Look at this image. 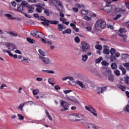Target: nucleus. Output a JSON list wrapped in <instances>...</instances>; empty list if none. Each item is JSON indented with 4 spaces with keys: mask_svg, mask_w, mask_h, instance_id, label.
<instances>
[{
    "mask_svg": "<svg viewBox=\"0 0 129 129\" xmlns=\"http://www.w3.org/2000/svg\"><path fill=\"white\" fill-rule=\"evenodd\" d=\"M11 43H10V42H8V43H6L5 45H6V47H7V48H8V50H10L11 49Z\"/></svg>",
    "mask_w": 129,
    "mask_h": 129,
    "instance_id": "52",
    "label": "nucleus"
},
{
    "mask_svg": "<svg viewBox=\"0 0 129 129\" xmlns=\"http://www.w3.org/2000/svg\"><path fill=\"white\" fill-rule=\"evenodd\" d=\"M103 53L105 54L106 55H109V53H110V50L108 49H103Z\"/></svg>",
    "mask_w": 129,
    "mask_h": 129,
    "instance_id": "29",
    "label": "nucleus"
},
{
    "mask_svg": "<svg viewBox=\"0 0 129 129\" xmlns=\"http://www.w3.org/2000/svg\"><path fill=\"white\" fill-rule=\"evenodd\" d=\"M3 52H4L5 53H8V55H10L11 53V51L7 50V49H4L3 50Z\"/></svg>",
    "mask_w": 129,
    "mask_h": 129,
    "instance_id": "60",
    "label": "nucleus"
},
{
    "mask_svg": "<svg viewBox=\"0 0 129 129\" xmlns=\"http://www.w3.org/2000/svg\"><path fill=\"white\" fill-rule=\"evenodd\" d=\"M85 127L86 129H96V126L93 123H85Z\"/></svg>",
    "mask_w": 129,
    "mask_h": 129,
    "instance_id": "11",
    "label": "nucleus"
},
{
    "mask_svg": "<svg viewBox=\"0 0 129 129\" xmlns=\"http://www.w3.org/2000/svg\"><path fill=\"white\" fill-rule=\"evenodd\" d=\"M27 41L30 44H34V42H35V40L32 39L31 38H27Z\"/></svg>",
    "mask_w": 129,
    "mask_h": 129,
    "instance_id": "41",
    "label": "nucleus"
},
{
    "mask_svg": "<svg viewBox=\"0 0 129 129\" xmlns=\"http://www.w3.org/2000/svg\"><path fill=\"white\" fill-rule=\"evenodd\" d=\"M75 42H76V43H80V38H79V37L77 36L75 38Z\"/></svg>",
    "mask_w": 129,
    "mask_h": 129,
    "instance_id": "44",
    "label": "nucleus"
},
{
    "mask_svg": "<svg viewBox=\"0 0 129 129\" xmlns=\"http://www.w3.org/2000/svg\"><path fill=\"white\" fill-rule=\"evenodd\" d=\"M125 82L127 85H129V77L127 76L125 78Z\"/></svg>",
    "mask_w": 129,
    "mask_h": 129,
    "instance_id": "47",
    "label": "nucleus"
},
{
    "mask_svg": "<svg viewBox=\"0 0 129 129\" xmlns=\"http://www.w3.org/2000/svg\"><path fill=\"white\" fill-rule=\"evenodd\" d=\"M24 10V7L21 5L17 6V11L19 12V13H22V11Z\"/></svg>",
    "mask_w": 129,
    "mask_h": 129,
    "instance_id": "23",
    "label": "nucleus"
},
{
    "mask_svg": "<svg viewBox=\"0 0 129 129\" xmlns=\"http://www.w3.org/2000/svg\"><path fill=\"white\" fill-rule=\"evenodd\" d=\"M31 35L35 38H40V39H42L44 36V34H43V33L38 31H32L31 32Z\"/></svg>",
    "mask_w": 129,
    "mask_h": 129,
    "instance_id": "7",
    "label": "nucleus"
},
{
    "mask_svg": "<svg viewBox=\"0 0 129 129\" xmlns=\"http://www.w3.org/2000/svg\"><path fill=\"white\" fill-rule=\"evenodd\" d=\"M31 103L32 102H26L23 104H21L18 107V108H19V109H20L21 110H23V107H24V106H25V105H28V103Z\"/></svg>",
    "mask_w": 129,
    "mask_h": 129,
    "instance_id": "17",
    "label": "nucleus"
},
{
    "mask_svg": "<svg viewBox=\"0 0 129 129\" xmlns=\"http://www.w3.org/2000/svg\"><path fill=\"white\" fill-rule=\"evenodd\" d=\"M76 7H77V8H83V7H84V5H79V4H76Z\"/></svg>",
    "mask_w": 129,
    "mask_h": 129,
    "instance_id": "58",
    "label": "nucleus"
},
{
    "mask_svg": "<svg viewBox=\"0 0 129 129\" xmlns=\"http://www.w3.org/2000/svg\"><path fill=\"white\" fill-rule=\"evenodd\" d=\"M115 13L116 15H124L125 13V9H121L119 8H116L115 10Z\"/></svg>",
    "mask_w": 129,
    "mask_h": 129,
    "instance_id": "10",
    "label": "nucleus"
},
{
    "mask_svg": "<svg viewBox=\"0 0 129 129\" xmlns=\"http://www.w3.org/2000/svg\"><path fill=\"white\" fill-rule=\"evenodd\" d=\"M57 26V29L60 31H63V29H66V27L63 24H58Z\"/></svg>",
    "mask_w": 129,
    "mask_h": 129,
    "instance_id": "16",
    "label": "nucleus"
},
{
    "mask_svg": "<svg viewBox=\"0 0 129 129\" xmlns=\"http://www.w3.org/2000/svg\"><path fill=\"white\" fill-rule=\"evenodd\" d=\"M4 16L5 17H6L7 18H8V20H12V15L6 14H5Z\"/></svg>",
    "mask_w": 129,
    "mask_h": 129,
    "instance_id": "43",
    "label": "nucleus"
},
{
    "mask_svg": "<svg viewBox=\"0 0 129 129\" xmlns=\"http://www.w3.org/2000/svg\"><path fill=\"white\" fill-rule=\"evenodd\" d=\"M18 116L19 117V119L20 120H23V119H24V118H25V117H24V116H23L22 114H18Z\"/></svg>",
    "mask_w": 129,
    "mask_h": 129,
    "instance_id": "45",
    "label": "nucleus"
},
{
    "mask_svg": "<svg viewBox=\"0 0 129 129\" xmlns=\"http://www.w3.org/2000/svg\"><path fill=\"white\" fill-rule=\"evenodd\" d=\"M75 85H78L80 87H81L83 90H85L86 89V87H85V85L83 83V82L79 80H77L75 82Z\"/></svg>",
    "mask_w": 129,
    "mask_h": 129,
    "instance_id": "9",
    "label": "nucleus"
},
{
    "mask_svg": "<svg viewBox=\"0 0 129 129\" xmlns=\"http://www.w3.org/2000/svg\"><path fill=\"white\" fill-rule=\"evenodd\" d=\"M22 6L23 8H30V9H32L33 8V6L29 5L26 1L22 2Z\"/></svg>",
    "mask_w": 129,
    "mask_h": 129,
    "instance_id": "13",
    "label": "nucleus"
},
{
    "mask_svg": "<svg viewBox=\"0 0 129 129\" xmlns=\"http://www.w3.org/2000/svg\"><path fill=\"white\" fill-rule=\"evenodd\" d=\"M39 58L42 60V62H43L44 64H51L52 62V60H51V59H49L48 57H45L39 55Z\"/></svg>",
    "mask_w": 129,
    "mask_h": 129,
    "instance_id": "8",
    "label": "nucleus"
},
{
    "mask_svg": "<svg viewBox=\"0 0 129 129\" xmlns=\"http://www.w3.org/2000/svg\"><path fill=\"white\" fill-rule=\"evenodd\" d=\"M111 67L112 69L115 70V69H116V68H117V65H116V63L115 62H113L111 64Z\"/></svg>",
    "mask_w": 129,
    "mask_h": 129,
    "instance_id": "25",
    "label": "nucleus"
},
{
    "mask_svg": "<svg viewBox=\"0 0 129 129\" xmlns=\"http://www.w3.org/2000/svg\"><path fill=\"white\" fill-rule=\"evenodd\" d=\"M63 92L64 93H65V94H67L68 93H70V92H72V90H64Z\"/></svg>",
    "mask_w": 129,
    "mask_h": 129,
    "instance_id": "56",
    "label": "nucleus"
},
{
    "mask_svg": "<svg viewBox=\"0 0 129 129\" xmlns=\"http://www.w3.org/2000/svg\"><path fill=\"white\" fill-rule=\"evenodd\" d=\"M101 64L103 65V66H108V65H109L108 62H106V60H103L101 62Z\"/></svg>",
    "mask_w": 129,
    "mask_h": 129,
    "instance_id": "39",
    "label": "nucleus"
},
{
    "mask_svg": "<svg viewBox=\"0 0 129 129\" xmlns=\"http://www.w3.org/2000/svg\"><path fill=\"white\" fill-rule=\"evenodd\" d=\"M53 79H49L48 82L49 83V84H51L52 86H54V83H53Z\"/></svg>",
    "mask_w": 129,
    "mask_h": 129,
    "instance_id": "48",
    "label": "nucleus"
},
{
    "mask_svg": "<svg viewBox=\"0 0 129 129\" xmlns=\"http://www.w3.org/2000/svg\"><path fill=\"white\" fill-rule=\"evenodd\" d=\"M117 129H124V127H123V126L121 125H119L117 127Z\"/></svg>",
    "mask_w": 129,
    "mask_h": 129,
    "instance_id": "61",
    "label": "nucleus"
},
{
    "mask_svg": "<svg viewBox=\"0 0 129 129\" xmlns=\"http://www.w3.org/2000/svg\"><path fill=\"white\" fill-rule=\"evenodd\" d=\"M41 24L44 25V26H45L46 27H48L49 26V24H50V20L45 19L43 22H41Z\"/></svg>",
    "mask_w": 129,
    "mask_h": 129,
    "instance_id": "15",
    "label": "nucleus"
},
{
    "mask_svg": "<svg viewBox=\"0 0 129 129\" xmlns=\"http://www.w3.org/2000/svg\"><path fill=\"white\" fill-rule=\"evenodd\" d=\"M44 14H45L46 15V16H50V13H49V10H48L47 9H45L44 11Z\"/></svg>",
    "mask_w": 129,
    "mask_h": 129,
    "instance_id": "54",
    "label": "nucleus"
},
{
    "mask_svg": "<svg viewBox=\"0 0 129 129\" xmlns=\"http://www.w3.org/2000/svg\"><path fill=\"white\" fill-rule=\"evenodd\" d=\"M72 31L70 29H67L65 31H62V34L64 35V34H71Z\"/></svg>",
    "mask_w": 129,
    "mask_h": 129,
    "instance_id": "24",
    "label": "nucleus"
},
{
    "mask_svg": "<svg viewBox=\"0 0 129 129\" xmlns=\"http://www.w3.org/2000/svg\"><path fill=\"white\" fill-rule=\"evenodd\" d=\"M106 27V22L101 20H98L94 26L96 30H99L100 28L101 29H105Z\"/></svg>",
    "mask_w": 129,
    "mask_h": 129,
    "instance_id": "3",
    "label": "nucleus"
},
{
    "mask_svg": "<svg viewBox=\"0 0 129 129\" xmlns=\"http://www.w3.org/2000/svg\"><path fill=\"white\" fill-rule=\"evenodd\" d=\"M11 4L13 8H15V7L17 6V3L15 1L11 2Z\"/></svg>",
    "mask_w": 129,
    "mask_h": 129,
    "instance_id": "59",
    "label": "nucleus"
},
{
    "mask_svg": "<svg viewBox=\"0 0 129 129\" xmlns=\"http://www.w3.org/2000/svg\"><path fill=\"white\" fill-rule=\"evenodd\" d=\"M129 55L126 53H123L122 54V59H127L128 58Z\"/></svg>",
    "mask_w": 129,
    "mask_h": 129,
    "instance_id": "38",
    "label": "nucleus"
},
{
    "mask_svg": "<svg viewBox=\"0 0 129 129\" xmlns=\"http://www.w3.org/2000/svg\"><path fill=\"white\" fill-rule=\"evenodd\" d=\"M90 112H94V111H96V110H95V109H94V108H93L92 106H90Z\"/></svg>",
    "mask_w": 129,
    "mask_h": 129,
    "instance_id": "55",
    "label": "nucleus"
},
{
    "mask_svg": "<svg viewBox=\"0 0 129 129\" xmlns=\"http://www.w3.org/2000/svg\"><path fill=\"white\" fill-rule=\"evenodd\" d=\"M110 60L111 62H115V61H117V60L116 58H118V57L120 56V53H119L118 52H117L116 50L113 48H111L110 50Z\"/></svg>",
    "mask_w": 129,
    "mask_h": 129,
    "instance_id": "1",
    "label": "nucleus"
},
{
    "mask_svg": "<svg viewBox=\"0 0 129 129\" xmlns=\"http://www.w3.org/2000/svg\"><path fill=\"white\" fill-rule=\"evenodd\" d=\"M39 92V89H36L33 90V94L34 96H36V95H37V94H38Z\"/></svg>",
    "mask_w": 129,
    "mask_h": 129,
    "instance_id": "31",
    "label": "nucleus"
},
{
    "mask_svg": "<svg viewBox=\"0 0 129 129\" xmlns=\"http://www.w3.org/2000/svg\"><path fill=\"white\" fill-rule=\"evenodd\" d=\"M123 111L125 112H127L129 113V105H126L124 108L123 109Z\"/></svg>",
    "mask_w": 129,
    "mask_h": 129,
    "instance_id": "30",
    "label": "nucleus"
},
{
    "mask_svg": "<svg viewBox=\"0 0 129 129\" xmlns=\"http://www.w3.org/2000/svg\"><path fill=\"white\" fill-rule=\"evenodd\" d=\"M38 52L41 56H43V57H45V56H46V53L44 51L42 50V49H39Z\"/></svg>",
    "mask_w": 129,
    "mask_h": 129,
    "instance_id": "27",
    "label": "nucleus"
},
{
    "mask_svg": "<svg viewBox=\"0 0 129 129\" xmlns=\"http://www.w3.org/2000/svg\"><path fill=\"white\" fill-rule=\"evenodd\" d=\"M71 27H73V30L76 31V32H79V29L78 28H76V25L73 23H71L70 24Z\"/></svg>",
    "mask_w": 129,
    "mask_h": 129,
    "instance_id": "22",
    "label": "nucleus"
},
{
    "mask_svg": "<svg viewBox=\"0 0 129 129\" xmlns=\"http://www.w3.org/2000/svg\"><path fill=\"white\" fill-rule=\"evenodd\" d=\"M49 24H52V25H57L59 24V21H50L49 20Z\"/></svg>",
    "mask_w": 129,
    "mask_h": 129,
    "instance_id": "34",
    "label": "nucleus"
},
{
    "mask_svg": "<svg viewBox=\"0 0 129 129\" xmlns=\"http://www.w3.org/2000/svg\"><path fill=\"white\" fill-rule=\"evenodd\" d=\"M36 12H37V13H42V9L41 8H37Z\"/></svg>",
    "mask_w": 129,
    "mask_h": 129,
    "instance_id": "64",
    "label": "nucleus"
},
{
    "mask_svg": "<svg viewBox=\"0 0 129 129\" xmlns=\"http://www.w3.org/2000/svg\"><path fill=\"white\" fill-rule=\"evenodd\" d=\"M119 32V33H126V30L125 28H120Z\"/></svg>",
    "mask_w": 129,
    "mask_h": 129,
    "instance_id": "46",
    "label": "nucleus"
},
{
    "mask_svg": "<svg viewBox=\"0 0 129 129\" xmlns=\"http://www.w3.org/2000/svg\"><path fill=\"white\" fill-rule=\"evenodd\" d=\"M103 74V75H104V76H109V75H111V73L109 71H107L104 72Z\"/></svg>",
    "mask_w": 129,
    "mask_h": 129,
    "instance_id": "33",
    "label": "nucleus"
},
{
    "mask_svg": "<svg viewBox=\"0 0 129 129\" xmlns=\"http://www.w3.org/2000/svg\"><path fill=\"white\" fill-rule=\"evenodd\" d=\"M11 47L12 48V51H14V50H16V49H17L18 48L17 47V45L14 43H11Z\"/></svg>",
    "mask_w": 129,
    "mask_h": 129,
    "instance_id": "35",
    "label": "nucleus"
},
{
    "mask_svg": "<svg viewBox=\"0 0 129 129\" xmlns=\"http://www.w3.org/2000/svg\"><path fill=\"white\" fill-rule=\"evenodd\" d=\"M102 60H103V58L100 57L95 60V63H96V64H98V63H100Z\"/></svg>",
    "mask_w": 129,
    "mask_h": 129,
    "instance_id": "28",
    "label": "nucleus"
},
{
    "mask_svg": "<svg viewBox=\"0 0 129 129\" xmlns=\"http://www.w3.org/2000/svg\"><path fill=\"white\" fill-rule=\"evenodd\" d=\"M86 29L87 31H88V32H90L92 30V27H91V26H87L86 27Z\"/></svg>",
    "mask_w": 129,
    "mask_h": 129,
    "instance_id": "51",
    "label": "nucleus"
},
{
    "mask_svg": "<svg viewBox=\"0 0 129 129\" xmlns=\"http://www.w3.org/2000/svg\"><path fill=\"white\" fill-rule=\"evenodd\" d=\"M114 73L116 76H119V75H120V72H119L118 70H115L114 71Z\"/></svg>",
    "mask_w": 129,
    "mask_h": 129,
    "instance_id": "37",
    "label": "nucleus"
},
{
    "mask_svg": "<svg viewBox=\"0 0 129 129\" xmlns=\"http://www.w3.org/2000/svg\"><path fill=\"white\" fill-rule=\"evenodd\" d=\"M70 116L71 118H73L74 121H80L85 119L84 115L81 114H74L71 115Z\"/></svg>",
    "mask_w": 129,
    "mask_h": 129,
    "instance_id": "4",
    "label": "nucleus"
},
{
    "mask_svg": "<svg viewBox=\"0 0 129 129\" xmlns=\"http://www.w3.org/2000/svg\"><path fill=\"white\" fill-rule=\"evenodd\" d=\"M119 36L121 37V40H122L124 43L127 42V36L126 35L120 33L119 34Z\"/></svg>",
    "mask_w": 129,
    "mask_h": 129,
    "instance_id": "14",
    "label": "nucleus"
},
{
    "mask_svg": "<svg viewBox=\"0 0 129 129\" xmlns=\"http://www.w3.org/2000/svg\"><path fill=\"white\" fill-rule=\"evenodd\" d=\"M9 56H10V57H13L14 59H17L18 58V55H13V53H12V52H10V54L9 55Z\"/></svg>",
    "mask_w": 129,
    "mask_h": 129,
    "instance_id": "49",
    "label": "nucleus"
},
{
    "mask_svg": "<svg viewBox=\"0 0 129 129\" xmlns=\"http://www.w3.org/2000/svg\"><path fill=\"white\" fill-rule=\"evenodd\" d=\"M120 17H121V15L120 14H117V16L114 17L113 19L116 21V20H118V19H119V18H120Z\"/></svg>",
    "mask_w": 129,
    "mask_h": 129,
    "instance_id": "53",
    "label": "nucleus"
},
{
    "mask_svg": "<svg viewBox=\"0 0 129 129\" xmlns=\"http://www.w3.org/2000/svg\"><path fill=\"white\" fill-rule=\"evenodd\" d=\"M118 88L122 90V91H125V87L122 85H119L118 86Z\"/></svg>",
    "mask_w": 129,
    "mask_h": 129,
    "instance_id": "36",
    "label": "nucleus"
},
{
    "mask_svg": "<svg viewBox=\"0 0 129 129\" xmlns=\"http://www.w3.org/2000/svg\"><path fill=\"white\" fill-rule=\"evenodd\" d=\"M61 105L63 107H67L69 105V103L64 101H61Z\"/></svg>",
    "mask_w": 129,
    "mask_h": 129,
    "instance_id": "21",
    "label": "nucleus"
},
{
    "mask_svg": "<svg viewBox=\"0 0 129 129\" xmlns=\"http://www.w3.org/2000/svg\"><path fill=\"white\" fill-rule=\"evenodd\" d=\"M67 99L68 100H71V101H74V102H78V101L75 98V97H71L70 98L69 97H67Z\"/></svg>",
    "mask_w": 129,
    "mask_h": 129,
    "instance_id": "19",
    "label": "nucleus"
},
{
    "mask_svg": "<svg viewBox=\"0 0 129 129\" xmlns=\"http://www.w3.org/2000/svg\"><path fill=\"white\" fill-rule=\"evenodd\" d=\"M108 81H111V82H113V80H114V77H113V75H110L108 76Z\"/></svg>",
    "mask_w": 129,
    "mask_h": 129,
    "instance_id": "26",
    "label": "nucleus"
},
{
    "mask_svg": "<svg viewBox=\"0 0 129 129\" xmlns=\"http://www.w3.org/2000/svg\"><path fill=\"white\" fill-rule=\"evenodd\" d=\"M107 88V87H103L102 88H98L97 89V93L98 94H101V93H103V92H104V91H106V89Z\"/></svg>",
    "mask_w": 129,
    "mask_h": 129,
    "instance_id": "12",
    "label": "nucleus"
},
{
    "mask_svg": "<svg viewBox=\"0 0 129 129\" xmlns=\"http://www.w3.org/2000/svg\"><path fill=\"white\" fill-rule=\"evenodd\" d=\"M110 4H111V2L106 3V6L102 9V10L106 12V13H111V11H112V6H109Z\"/></svg>",
    "mask_w": 129,
    "mask_h": 129,
    "instance_id": "5",
    "label": "nucleus"
},
{
    "mask_svg": "<svg viewBox=\"0 0 129 129\" xmlns=\"http://www.w3.org/2000/svg\"><path fill=\"white\" fill-rule=\"evenodd\" d=\"M54 89H56V90H59V89H60V88L58 85H56L54 86Z\"/></svg>",
    "mask_w": 129,
    "mask_h": 129,
    "instance_id": "63",
    "label": "nucleus"
},
{
    "mask_svg": "<svg viewBox=\"0 0 129 129\" xmlns=\"http://www.w3.org/2000/svg\"><path fill=\"white\" fill-rule=\"evenodd\" d=\"M88 59V55H87V54L82 55V61H83V62H86Z\"/></svg>",
    "mask_w": 129,
    "mask_h": 129,
    "instance_id": "20",
    "label": "nucleus"
},
{
    "mask_svg": "<svg viewBox=\"0 0 129 129\" xmlns=\"http://www.w3.org/2000/svg\"><path fill=\"white\" fill-rule=\"evenodd\" d=\"M81 14L82 15H83L84 16H86L87 14H88V11H87L86 10H82L81 11Z\"/></svg>",
    "mask_w": 129,
    "mask_h": 129,
    "instance_id": "42",
    "label": "nucleus"
},
{
    "mask_svg": "<svg viewBox=\"0 0 129 129\" xmlns=\"http://www.w3.org/2000/svg\"><path fill=\"white\" fill-rule=\"evenodd\" d=\"M48 3L56 7L58 11L64 12V7H63V5H62V3L59 1L57 0H48Z\"/></svg>",
    "mask_w": 129,
    "mask_h": 129,
    "instance_id": "2",
    "label": "nucleus"
},
{
    "mask_svg": "<svg viewBox=\"0 0 129 129\" xmlns=\"http://www.w3.org/2000/svg\"><path fill=\"white\" fill-rule=\"evenodd\" d=\"M48 74H55V72L54 71L48 70Z\"/></svg>",
    "mask_w": 129,
    "mask_h": 129,
    "instance_id": "62",
    "label": "nucleus"
},
{
    "mask_svg": "<svg viewBox=\"0 0 129 129\" xmlns=\"http://www.w3.org/2000/svg\"><path fill=\"white\" fill-rule=\"evenodd\" d=\"M95 48L96 49H97V50H99L100 51H101V50H102V45L97 44L95 46Z\"/></svg>",
    "mask_w": 129,
    "mask_h": 129,
    "instance_id": "32",
    "label": "nucleus"
},
{
    "mask_svg": "<svg viewBox=\"0 0 129 129\" xmlns=\"http://www.w3.org/2000/svg\"><path fill=\"white\" fill-rule=\"evenodd\" d=\"M119 69H120V70L122 71L123 75H125V73H126V70H125V69L123 67H122V66H119Z\"/></svg>",
    "mask_w": 129,
    "mask_h": 129,
    "instance_id": "18",
    "label": "nucleus"
},
{
    "mask_svg": "<svg viewBox=\"0 0 129 129\" xmlns=\"http://www.w3.org/2000/svg\"><path fill=\"white\" fill-rule=\"evenodd\" d=\"M27 9L28 10V13L29 14H32V13H33V11H34V7L32 6V8H30V7H28Z\"/></svg>",
    "mask_w": 129,
    "mask_h": 129,
    "instance_id": "40",
    "label": "nucleus"
},
{
    "mask_svg": "<svg viewBox=\"0 0 129 129\" xmlns=\"http://www.w3.org/2000/svg\"><path fill=\"white\" fill-rule=\"evenodd\" d=\"M84 19L86 21H91V20H92L91 18H90V17H89L88 16H84Z\"/></svg>",
    "mask_w": 129,
    "mask_h": 129,
    "instance_id": "50",
    "label": "nucleus"
},
{
    "mask_svg": "<svg viewBox=\"0 0 129 129\" xmlns=\"http://www.w3.org/2000/svg\"><path fill=\"white\" fill-rule=\"evenodd\" d=\"M123 66L126 68H129V62H126L125 63H123Z\"/></svg>",
    "mask_w": 129,
    "mask_h": 129,
    "instance_id": "57",
    "label": "nucleus"
},
{
    "mask_svg": "<svg viewBox=\"0 0 129 129\" xmlns=\"http://www.w3.org/2000/svg\"><path fill=\"white\" fill-rule=\"evenodd\" d=\"M82 49L83 52H86L90 49V45L89 44L85 41H82L81 42Z\"/></svg>",
    "mask_w": 129,
    "mask_h": 129,
    "instance_id": "6",
    "label": "nucleus"
}]
</instances>
